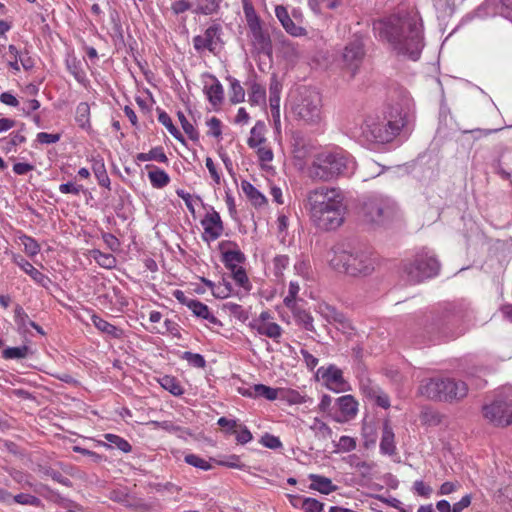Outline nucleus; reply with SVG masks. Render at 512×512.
I'll return each instance as SVG.
<instances>
[{
	"instance_id": "nucleus-53",
	"label": "nucleus",
	"mask_w": 512,
	"mask_h": 512,
	"mask_svg": "<svg viewBox=\"0 0 512 512\" xmlns=\"http://www.w3.org/2000/svg\"><path fill=\"white\" fill-rule=\"evenodd\" d=\"M360 389L363 395L370 400L374 399V396L380 390V388L376 384L372 383L369 379L361 381Z\"/></svg>"
},
{
	"instance_id": "nucleus-6",
	"label": "nucleus",
	"mask_w": 512,
	"mask_h": 512,
	"mask_svg": "<svg viewBox=\"0 0 512 512\" xmlns=\"http://www.w3.org/2000/svg\"><path fill=\"white\" fill-rule=\"evenodd\" d=\"M418 392L428 399L444 402L460 401L466 397L468 386L465 382L450 378H430L421 382Z\"/></svg>"
},
{
	"instance_id": "nucleus-25",
	"label": "nucleus",
	"mask_w": 512,
	"mask_h": 512,
	"mask_svg": "<svg viewBox=\"0 0 512 512\" xmlns=\"http://www.w3.org/2000/svg\"><path fill=\"white\" fill-rule=\"evenodd\" d=\"M244 260L245 256L239 249L228 250L222 254V261L230 272L241 268L239 264L244 262Z\"/></svg>"
},
{
	"instance_id": "nucleus-56",
	"label": "nucleus",
	"mask_w": 512,
	"mask_h": 512,
	"mask_svg": "<svg viewBox=\"0 0 512 512\" xmlns=\"http://www.w3.org/2000/svg\"><path fill=\"white\" fill-rule=\"evenodd\" d=\"M183 359L187 360L190 365L197 368H204L206 365L204 357L198 353L184 352Z\"/></svg>"
},
{
	"instance_id": "nucleus-32",
	"label": "nucleus",
	"mask_w": 512,
	"mask_h": 512,
	"mask_svg": "<svg viewBox=\"0 0 512 512\" xmlns=\"http://www.w3.org/2000/svg\"><path fill=\"white\" fill-rule=\"evenodd\" d=\"M264 124L257 123L250 131V137L248 138V145L250 148H257L262 146V144L266 141L264 137Z\"/></svg>"
},
{
	"instance_id": "nucleus-46",
	"label": "nucleus",
	"mask_w": 512,
	"mask_h": 512,
	"mask_svg": "<svg viewBox=\"0 0 512 512\" xmlns=\"http://www.w3.org/2000/svg\"><path fill=\"white\" fill-rule=\"evenodd\" d=\"M232 278L234 281L242 287L244 290L249 291L251 288L250 281L247 277L246 271L243 267L237 268L234 271H231Z\"/></svg>"
},
{
	"instance_id": "nucleus-4",
	"label": "nucleus",
	"mask_w": 512,
	"mask_h": 512,
	"mask_svg": "<svg viewBox=\"0 0 512 512\" xmlns=\"http://www.w3.org/2000/svg\"><path fill=\"white\" fill-rule=\"evenodd\" d=\"M330 266L350 276H368L375 269V259L366 251L336 248L329 259Z\"/></svg>"
},
{
	"instance_id": "nucleus-64",
	"label": "nucleus",
	"mask_w": 512,
	"mask_h": 512,
	"mask_svg": "<svg viewBox=\"0 0 512 512\" xmlns=\"http://www.w3.org/2000/svg\"><path fill=\"white\" fill-rule=\"evenodd\" d=\"M413 489L418 495L423 497H429L432 493V488L429 485H426L422 480L415 481Z\"/></svg>"
},
{
	"instance_id": "nucleus-54",
	"label": "nucleus",
	"mask_w": 512,
	"mask_h": 512,
	"mask_svg": "<svg viewBox=\"0 0 512 512\" xmlns=\"http://www.w3.org/2000/svg\"><path fill=\"white\" fill-rule=\"evenodd\" d=\"M14 502L22 505H32V506H39L41 501L39 498L25 493H20L12 497Z\"/></svg>"
},
{
	"instance_id": "nucleus-47",
	"label": "nucleus",
	"mask_w": 512,
	"mask_h": 512,
	"mask_svg": "<svg viewBox=\"0 0 512 512\" xmlns=\"http://www.w3.org/2000/svg\"><path fill=\"white\" fill-rule=\"evenodd\" d=\"M177 115L184 132L189 136V138L194 141L198 140V132L196 131L194 126L187 120L184 113L179 111Z\"/></svg>"
},
{
	"instance_id": "nucleus-15",
	"label": "nucleus",
	"mask_w": 512,
	"mask_h": 512,
	"mask_svg": "<svg viewBox=\"0 0 512 512\" xmlns=\"http://www.w3.org/2000/svg\"><path fill=\"white\" fill-rule=\"evenodd\" d=\"M275 15L285 31L294 37L304 36L306 34L305 28L296 24L289 16L287 9L278 5L275 8Z\"/></svg>"
},
{
	"instance_id": "nucleus-40",
	"label": "nucleus",
	"mask_w": 512,
	"mask_h": 512,
	"mask_svg": "<svg viewBox=\"0 0 512 512\" xmlns=\"http://www.w3.org/2000/svg\"><path fill=\"white\" fill-rule=\"evenodd\" d=\"M158 121L166 127V129L169 131V133L178 141L184 143V137L182 133L174 126L172 119L170 116L164 112L161 111L158 115Z\"/></svg>"
},
{
	"instance_id": "nucleus-22",
	"label": "nucleus",
	"mask_w": 512,
	"mask_h": 512,
	"mask_svg": "<svg viewBox=\"0 0 512 512\" xmlns=\"http://www.w3.org/2000/svg\"><path fill=\"white\" fill-rule=\"evenodd\" d=\"M146 168L150 169L148 171V178L154 188H163L169 184L170 177L164 170L153 165H147Z\"/></svg>"
},
{
	"instance_id": "nucleus-59",
	"label": "nucleus",
	"mask_w": 512,
	"mask_h": 512,
	"mask_svg": "<svg viewBox=\"0 0 512 512\" xmlns=\"http://www.w3.org/2000/svg\"><path fill=\"white\" fill-rule=\"evenodd\" d=\"M207 126L209 128V130H208L209 135H211L215 138L221 137V134H222L221 121L218 118L212 117L211 119H209L207 121Z\"/></svg>"
},
{
	"instance_id": "nucleus-63",
	"label": "nucleus",
	"mask_w": 512,
	"mask_h": 512,
	"mask_svg": "<svg viewBox=\"0 0 512 512\" xmlns=\"http://www.w3.org/2000/svg\"><path fill=\"white\" fill-rule=\"evenodd\" d=\"M60 134L40 132L37 134V141L41 144H53L60 140Z\"/></svg>"
},
{
	"instance_id": "nucleus-37",
	"label": "nucleus",
	"mask_w": 512,
	"mask_h": 512,
	"mask_svg": "<svg viewBox=\"0 0 512 512\" xmlns=\"http://www.w3.org/2000/svg\"><path fill=\"white\" fill-rule=\"evenodd\" d=\"M159 383L165 390L169 391L174 396H180L184 392L179 381L173 376L165 375L160 378Z\"/></svg>"
},
{
	"instance_id": "nucleus-27",
	"label": "nucleus",
	"mask_w": 512,
	"mask_h": 512,
	"mask_svg": "<svg viewBox=\"0 0 512 512\" xmlns=\"http://www.w3.org/2000/svg\"><path fill=\"white\" fill-rule=\"evenodd\" d=\"M0 141L2 143V150L5 153H10L15 152L16 147L26 141V137L22 133V130H19L12 132L8 138H3Z\"/></svg>"
},
{
	"instance_id": "nucleus-13",
	"label": "nucleus",
	"mask_w": 512,
	"mask_h": 512,
	"mask_svg": "<svg viewBox=\"0 0 512 512\" xmlns=\"http://www.w3.org/2000/svg\"><path fill=\"white\" fill-rule=\"evenodd\" d=\"M201 225L204 229L203 237L206 241H215L221 236L224 230L221 217L213 208H211L201 220Z\"/></svg>"
},
{
	"instance_id": "nucleus-10",
	"label": "nucleus",
	"mask_w": 512,
	"mask_h": 512,
	"mask_svg": "<svg viewBox=\"0 0 512 512\" xmlns=\"http://www.w3.org/2000/svg\"><path fill=\"white\" fill-rule=\"evenodd\" d=\"M484 417L495 426L512 423V398L497 399L483 408Z\"/></svg>"
},
{
	"instance_id": "nucleus-29",
	"label": "nucleus",
	"mask_w": 512,
	"mask_h": 512,
	"mask_svg": "<svg viewBox=\"0 0 512 512\" xmlns=\"http://www.w3.org/2000/svg\"><path fill=\"white\" fill-rule=\"evenodd\" d=\"M75 120L82 129L90 128V106L86 102H81L76 107Z\"/></svg>"
},
{
	"instance_id": "nucleus-34",
	"label": "nucleus",
	"mask_w": 512,
	"mask_h": 512,
	"mask_svg": "<svg viewBox=\"0 0 512 512\" xmlns=\"http://www.w3.org/2000/svg\"><path fill=\"white\" fill-rule=\"evenodd\" d=\"M220 2L221 0H196L194 13L203 15L216 13L219 9Z\"/></svg>"
},
{
	"instance_id": "nucleus-11",
	"label": "nucleus",
	"mask_w": 512,
	"mask_h": 512,
	"mask_svg": "<svg viewBox=\"0 0 512 512\" xmlns=\"http://www.w3.org/2000/svg\"><path fill=\"white\" fill-rule=\"evenodd\" d=\"M221 27L218 24L209 26L203 34L193 38V46L198 53L209 51L216 54L221 48Z\"/></svg>"
},
{
	"instance_id": "nucleus-18",
	"label": "nucleus",
	"mask_w": 512,
	"mask_h": 512,
	"mask_svg": "<svg viewBox=\"0 0 512 512\" xmlns=\"http://www.w3.org/2000/svg\"><path fill=\"white\" fill-rule=\"evenodd\" d=\"M251 327L257 331L258 334L271 338L274 342L279 343L283 334L282 327L275 322L268 323H251Z\"/></svg>"
},
{
	"instance_id": "nucleus-44",
	"label": "nucleus",
	"mask_w": 512,
	"mask_h": 512,
	"mask_svg": "<svg viewBox=\"0 0 512 512\" xmlns=\"http://www.w3.org/2000/svg\"><path fill=\"white\" fill-rule=\"evenodd\" d=\"M21 245L24 247L25 253L33 257L37 255L40 251V246L37 243L36 240H34L32 237H29L27 235H23L19 238Z\"/></svg>"
},
{
	"instance_id": "nucleus-41",
	"label": "nucleus",
	"mask_w": 512,
	"mask_h": 512,
	"mask_svg": "<svg viewBox=\"0 0 512 512\" xmlns=\"http://www.w3.org/2000/svg\"><path fill=\"white\" fill-rule=\"evenodd\" d=\"M230 90L229 97L233 104H237L244 101L245 91L241 86L240 82L235 78H230Z\"/></svg>"
},
{
	"instance_id": "nucleus-9",
	"label": "nucleus",
	"mask_w": 512,
	"mask_h": 512,
	"mask_svg": "<svg viewBox=\"0 0 512 512\" xmlns=\"http://www.w3.org/2000/svg\"><path fill=\"white\" fill-rule=\"evenodd\" d=\"M367 220L375 224H383L394 218L398 212L396 203L390 199H373L364 204Z\"/></svg>"
},
{
	"instance_id": "nucleus-5",
	"label": "nucleus",
	"mask_w": 512,
	"mask_h": 512,
	"mask_svg": "<svg viewBox=\"0 0 512 512\" xmlns=\"http://www.w3.org/2000/svg\"><path fill=\"white\" fill-rule=\"evenodd\" d=\"M408 112L399 113L390 119L380 116H369L362 125L363 137L373 143H387L408 123Z\"/></svg>"
},
{
	"instance_id": "nucleus-26",
	"label": "nucleus",
	"mask_w": 512,
	"mask_h": 512,
	"mask_svg": "<svg viewBox=\"0 0 512 512\" xmlns=\"http://www.w3.org/2000/svg\"><path fill=\"white\" fill-rule=\"evenodd\" d=\"M241 189L246 197L252 202L255 206H262L266 203L265 196L255 188L249 181L242 180L241 181Z\"/></svg>"
},
{
	"instance_id": "nucleus-50",
	"label": "nucleus",
	"mask_w": 512,
	"mask_h": 512,
	"mask_svg": "<svg viewBox=\"0 0 512 512\" xmlns=\"http://www.w3.org/2000/svg\"><path fill=\"white\" fill-rule=\"evenodd\" d=\"M420 419L423 423L428 425H436L440 422L439 414L431 408H423Z\"/></svg>"
},
{
	"instance_id": "nucleus-21",
	"label": "nucleus",
	"mask_w": 512,
	"mask_h": 512,
	"mask_svg": "<svg viewBox=\"0 0 512 512\" xmlns=\"http://www.w3.org/2000/svg\"><path fill=\"white\" fill-rule=\"evenodd\" d=\"M395 435L388 423H385L382 430L380 441V450L383 454L392 455L395 453L396 446L394 441Z\"/></svg>"
},
{
	"instance_id": "nucleus-35",
	"label": "nucleus",
	"mask_w": 512,
	"mask_h": 512,
	"mask_svg": "<svg viewBox=\"0 0 512 512\" xmlns=\"http://www.w3.org/2000/svg\"><path fill=\"white\" fill-rule=\"evenodd\" d=\"M91 257L103 268L112 269L116 266V258L110 253L94 249L91 251Z\"/></svg>"
},
{
	"instance_id": "nucleus-62",
	"label": "nucleus",
	"mask_w": 512,
	"mask_h": 512,
	"mask_svg": "<svg viewBox=\"0 0 512 512\" xmlns=\"http://www.w3.org/2000/svg\"><path fill=\"white\" fill-rule=\"evenodd\" d=\"M83 190L82 185H77L72 182L63 183L59 186V191L62 194H74L78 195Z\"/></svg>"
},
{
	"instance_id": "nucleus-14",
	"label": "nucleus",
	"mask_w": 512,
	"mask_h": 512,
	"mask_svg": "<svg viewBox=\"0 0 512 512\" xmlns=\"http://www.w3.org/2000/svg\"><path fill=\"white\" fill-rule=\"evenodd\" d=\"M322 379L326 382L327 386L335 391L345 390L346 382L343 378L342 370L334 365H330L326 369L321 367L318 370Z\"/></svg>"
},
{
	"instance_id": "nucleus-38",
	"label": "nucleus",
	"mask_w": 512,
	"mask_h": 512,
	"mask_svg": "<svg viewBox=\"0 0 512 512\" xmlns=\"http://www.w3.org/2000/svg\"><path fill=\"white\" fill-rule=\"evenodd\" d=\"M14 321L17 326L18 331L27 332L30 327V323L32 322L29 319V316L24 311V309L20 305H16L14 309Z\"/></svg>"
},
{
	"instance_id": "nucleus-39",
	"label": "nucleus",
	"mask_w": 512,
	"mask_h": 512,
	"mask_svg": "<svg viewBox=\"0 0 512 512\" xmlns=\"http://www.w3.org/2000/svg\"><path fill=\"white\" fill-rule=\"evenodd\" d=\"M31 353V349L26 345L19 347H8L2 351V357L6 360L24 359Z\"/></svg>"
},
{
	"instance_id": "nucleus-20",
	"label": "nucleus",
	"mask_w": 512,
	"mask_h": 512,
	"mask_svg": "<svg viewBox=\"0 0 512 512\" xmlns=\"http://www.w3.org/2000/svg\"><path fill=\"white\" fill-rule=\"evenodd\" d=\"M91 321L93 325L102 333H105L112 338L119 339L123 335L122 329L114 326L113 324L109 323L108 321L102 319L96 314H93L91 316Z\"/></svg>"
},
{
	"instance_id": "nucleus-17",
	"label": "nucleus",
	"mask_w": 512,
	"mask_h": 512,
	"mask_svg": "<svg viewBox=\"0 0 512 512\" xmlns=\"http://www.w3.org/2000/svg\"><path fill=\"white\" fill-rule=\"evenodd\" d=\"M13 262L28 274L36 283L46 286V283L49 281L48 278L21 255H13Z\"/></svg>"
},
{
	"instance_id": "nucleus-28",
	"label": "nucleus",
	"mask_w": 512,
	"mask_h": 512,
	"mask_svg": "<svg viewBox=\"0 0 512 512\" xmlns=\"http://www.w3.org/2000/svg\"><path fill=\"white\" fill-rule=\"evenodd\" d=\"M103 437L108 443H102V445L107 448H117L124 453H129L132 450L129 442L118 435L106 433Z\"/></svg>"
},
{
	"instance_id": "nucleus-19",
	"label": "nucleus",
	"mask_w": 512,
	"mask_h": 512,
	"mask_svg": "<svg viewBox=\"0 0 512 512\" xmlns=\"http://www.w3.org/2000/svg\"><path fill=\"white\" fill-rule=\"evenodd\" d=\"M337 403L341 413L344 415L345 420L353 418L358 411V403L351 395H344L337 399ZM338 422H343L344 419L337 418Z\"/></svg>"
},
{
	"instance_id": "nucleus-42",
	"label": "nucleus",
	"mask_w": 512,
	"mask_h": 512,
	"mask_svg": "<svg viewBox=\"0 0 512 512\" xmlns=\"http://www.w3.org/2000/svg\"><path fill=\"white\" fill-rule=\"evenodd\" d=\"M310 428L315 432V436L318 438H332L333 432L331 428L319 418H314L313 424L310 426Z\"/></svg>"
},
{
	"instance_id": "nucleus-16",
	"label": "nucleus",
	"mask_w": 512,
	"mask_h": 512,
	"mask_svg": "<svg viewBox=\"0 0 512 512\" xmlns=\"http://www.w3.org/2000/svg\"><path fill=\"white\" fill-rule=\"evenodd\" d=\"M249 31L254 48L260 53H269L271 51V40L269 35L262 29L261 24L249 28Z\"/></svg>"
},
{
	"instance_id": "nucleus-30",
	"label": "nucleus",
	"mask_w": 512,
	"mask_h": 512,
	"mask_svg": "<svg viewBox=\"0 0 512 512\" xmlns=\"http://www.w3.org/2000/svg\"><path fill=\"white\" fill-rule=\"evenodd\" d=\"M205 93L209 102L213 106H217L222 103L223 87L218 80H215V83L210 86H205Z\"/></svg>"
},
{
	"instance_id": "nucleus-51",
	"label": "nucleus",
	"mask_w": 512,
	"mask_h": 512,
	"mask_svg": "<svg viewBox=\"0 0 512 512\" xmlns=\"http://www.w3.org/2000/svg\"><path fill=\"white\" fill-rule=\"evenodd\" d=\"M301 508L304 512H323L324 504L314 498H304Z\"/></svg>"
},
{
	"instance_id": "nucleus-7",
	"label": "nucleus",
	"mask_w": 512,
	"mask_h": 512,
	"mask_svg": "<svg viewBox=\"0 0 512 512\" xmlns=\"http://www.w3.org/2000/svg\"><path fill=\"white\" fill-rule=\"evenodd\" d=\"M293 115L304 124L316 125L322 120V99L318 91L302 88L291 101Z\"/></svg>"
},
{
	"instance_id": "nucleus-23",
	"label": "nucleus",
	"mask_w": 512,
	"mask_h": 512,
	"mask_svg": "<svg viewBox=\"0 0 512 512\" xmlns=\"http://www.w3.org/2000/svg\"><path fill=\"white\" fill-rule=\"evenodd\" d=\"M248 102L252 106L263 107L266 104V89L257 82L251 83L248 89Z\"/></svg>"
},
{
	"instance_id": "nucleus-52",
	"label": "nucleus",
	"mask_w": 512,
	"mask_h": 512,
	"mask_svg": "<svg viewBox=\"0 0 512 512\" xmlns=\"http://www.w3.org/2000/svg\"><path fill=\"white\" fill-rule=\"evenodd\" d=\"M93 172L98 180L99 185L108 187L110 184L109 177L107 175V172L105 170L103 163H96L93 166Z\"/></svg>"
},
{
	"instance_id": "nucleus-55",
	"label": "nucleus",
	"mask_w": 512,
	"mask_h": 512,
	"mask_svg": "<svg viewBox=\"0 0 512 512\" xmlns=\"http://www.w3.org/2000/svg\"><path fill=\"white\" fill-rule=\"evenodd\" d=\"M244 13H245V17L247 20L248 28H252V27H255V26H258L261 24L260 19L257 16L252 5L245 3L244 4Z\"/></svg>"
},
{
	"instance_id": "nucleus-24",
	"label": "nucleus",
	"mask_w": 512,
	"mask_h": 512,
	"mask_svg": "<svg viewBox=\"0 0 512 512\" xmlns=\"http://www.w3.org/2000/svg\"><path fill=\"white\" fill-rule=\"evenodd\" d=\"M309 478L311 480L310 488L322 494H329L337 489V486L327 477L311 474Z\"/></svg>"
},
{
	"instance_id": "nucleus-43",
	"label": "nucleus",
	"mask_w": 512,
	"mask_h": 512,
	"mask_svg": "<svg viewBox=\"0 0 512 512\" xmlns=\"http://www.w3.org/2000/svg\"><path fill=\"white\" fill-rule=\"evenodd\" d=\"M254 390L256 398L263 397L267 400L273 401L278 398L279 389L266 386L264 384H255Z\"/></svg>"
},
{
	"instance_id": "nucleus-33",
	"label": "nucleus",
	"mask_w": 512,
	"mask_h": 512,
	"mask_svg": "<svg viewBox=\"0 0 512 512\" xmlns=\"http://www.w3.org/2000/svg\"><path fill=\"white\" fill-rule=\"evenodd\" d=\"M297 324L302 325L305 330L310 332H316L315 326L313 324V317L309 312L303 309L297 308L292 311Z\"/></svg>"
},
{
	"instance_id": "nucleus-31",
	"label": "nucleus",
	"mask_w": 512,
	"mask_h": 512,
	"mask_svg": "<svg viewBox=\"0 0 512 512\" xmlns=\"http://www.w3.org/2000/svg\"><path fill=\"white\" fill-rule=\"evenodd\" d=\"M136 159L140 162H147V161H157L161 163H166L168 161V158L166 154L164 153V150L162 147H155L152 148L148 153H139L136 156Z\"/></svg>"
},
{
	"instance_id": "nucleus-2",
	"label": "nucleus",
	"mask_w": 512,
	"mask_h": 512,
	"mask_svg": "<svg viewBox=\"0 0 512 512\" xmlns=\"http://www.w3.org/2000/svg\"><path fill=\"white\" fill-rule=\"evenodd\" d=\"M304 207L311 223L319 230H335L344 222L346 206L339 188L320 186L308 191Z\"/></svg>"
},
{
	"instance_id": "nucleus-48",
	"label": "nucleus",
	"mask_w": 512,
	"mask_h": 512,
	"mask_svg": "<svg viewBox=\"0 0 512 512\" xmlns=\"http://www.w3.org/2000/svg\"><path fill=\"white\" fill-rule=\"evenodd\" d=\"M189 304L190 305L188 308L192 311V313L196 317L205 319V317L208 316L210 309L206 304H204L196 299H194L192 302H189Z\"/></svg>"
},
{
	"instance_id": "nucleus-60",
	"label": "nucleus",
	"mask_w": 512,
	"mask_h": 512,
	"mask_svg": "<svg viewBox=\"0 0 512 512\" xmlns=\"http://www.w3.org/2000/svg\"><path fill=\"white\" fill-rule=\"evenodd\" d=\"M275 275H282L283 270L289 264V258L286 255H278L273 260Z\"/></svg>"
},
{
	"instance_id": "nucleus-61",
	"label": "nucleus",
	"mask_w": 512,
	"mask_h": 512,
	"mask_svg": "<svg viewBox=\"0 0 512 512\" xmlns=\"http://www.w3.org/2000/svg\"><path fill=\"white\" fill-rule=\"evenodd\" d=\"M276 223L278 229V236L281 238L282 241H284L287 235L288 217L285 214H280L277 218Z\"/></svg>"
},
{
	"instance_id": "nucleus-36",
	"label": "nucleus",
	"mask_w": 512,
	"mask_h": 512,
	"mask_svg": "<svg viewBox=\"0 0 512 512\" xmlns=\"http://www.w3.org/2000/svg\"><path fill=\"white\" fill-rule=\"evenodd\" d=\"M317 312L320 316L330 324H335L339 320L341 312L337 311L333 306L327 303H321L317 306Z\"/></svg>"
},
{
	"instance_id": "nucleus-12",
	"label": "nucleus",
	"mask_w": 512,
	"mask_h": 512,
	"mask_svg": "<svg viewBox=\"0 0 512 512\" xmlns=\"http://www.w3.org/2000/svg\"><path fill=\"white\" fill-rule=\"evenodd\" d=\"M364 57L363 44L359 40L352 41L349 43L342 54V59L345 67L354 76L357 69L359 68Z\"/></svg>"
},
{
	"instance_id": "nucleus-49",
	"label": "nucleus",
	"mask_w": 512,
	"mask_h": 512,
	"mask_svg": "<svg viewBox=\"0 0 512 512\" xmlns=\"http://www.w3.org/2000/svg\"><path fill=\"white\" fill-rule=\"evenodd\" d=\"M185 462L191 466L202 469L204 471L211 469V464L208 461L195 454L186 455Z\"/></svg>"
},
{
	"instance_id": "nucleus-8",
	"label": "nucleus",
	"mask_w": 512,
	"mask_h": 512,
	"mask_svg": "<svg viewBox=\"0 0 512 512\" xmlns=\"http://www.w3.org/2000/svg\"><path fill=\"white\" fill-rule=\"evenodd\" d=\"M439 269V261L428 250L417 253L411 262L404 265V271L409 280L415 283L436 276Z\"/></svg>"
},
{
	"instance_id": "nucleus-45",
	"label": "nucleus",
	"mask_w": 512,
	"mask_h": 512,
	"mask_svg": "<svg viewBox=\"0 0 512 512\" xmlns=\"http://www.w3.org/2000/svg\"><path fill=\"white\" fill-rule=\"evenodd\" d=\"M269 92H270V97H269L270 107L280 106L281 84L275 77H273L271 80Z\"/></svg>"
},
{
	"instance_id": "nucleus-3",
	"label": "nucleus",
	"mask_w": 512,
	"mask_h": 512,
	"mask_svg": "<svg viewBox=\"0 0 512 512\" xmlns=\"http://www.w3.org/2000/svg\"><path fill=\"white\" fill-rule=\"evenodd\" d=\"M354 169L355 163L345 151H323L315 155L308 168V175L313 180L330 181L351 174Z\"/></svg>"
},
{
	"instance_id": "nucleus-1",
	"label": "nucleus",
	"mask_w": 512,
	"mask_h": 512,
	"mask_svg": "<svg viewBox=\"0 0 512 512\" xmlns=\"http://www.w3.org/2000/svg\"><path fill=\"white\" fill-rule=\"evenodd\" d=\"M380 39L400 55L417 60L423 48L422 24L417 15H391L375 24Z\"/></svg>"
},
{
	"instance_id": "nucleus-58",
	"label": "nucleus",
	"mask_w": 512,
	"mask_h": 512,
	"mask_svg": "<svg viewBox=\"0 0 512 512\" xmlns=\"http://www.w3.org/2000/svg\"><path fill=\"white\" fill-rule=\"evenodd\" d=\"M21 51H19L17 49V47L15 45H9L8 47V54L10 56V60H9V66L15 70V71H19L20 70V65H19V55H20Z\"/></svg>"
},
{
	"instance_id": "nucleus-57",
	"label": "nucleus",
	"mask_w": 512,
	"mask_h": 512,
	"mask_svg": "<svg viewBox=\"0 0 512 512\" xmlns=\"http://www.w3.org/2000/svg\"><path fill=\"white\" fill-rule=\"evenodd\" d=\"M337 448L342 452H350L356 448V441L349 436H341L337 444Z\"/></svg>"
}]
</instances>
